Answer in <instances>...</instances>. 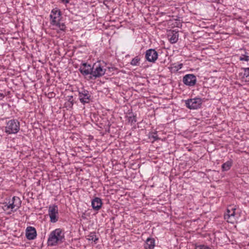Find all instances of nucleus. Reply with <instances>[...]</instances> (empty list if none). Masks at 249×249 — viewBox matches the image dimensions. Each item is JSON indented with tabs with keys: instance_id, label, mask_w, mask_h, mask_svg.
Here are the masks:
<instances>
[{
	"instance_id": "obj_18",
	"label": "nucleus",
	"mask_w": 249,
	"mask_h": 249,
	"mask_svg": "<svg viewBox=\"0 0 249 249\" xmlns=\"http://www.w3.org/2000/svg\"><path fill=\"white\" fill-rule=\"evenodd\" d=\"M232 165V161L228 160L225 163H223L222 165V169L223 171L229 170Z\"/></svg>"
},
{
	"instance_id": "obj_26",
	"label": "nucleus",
	"mask_w": 249,
	"mask_h": 249,
	"mask_svg": "<svg viewBox=\"0 0 249 249\" xmlns=\"http://www.w3.org/2000/svg\"><path fill=\"white\" fill-rule=\"evenodd\" d=\"M61 2L65 4L69 3L70 2V0H60Z\"/></svg>"
},
{
	"instance_id": "obj_6",
	"label": "nucleus",
	"mask_w": 249,
	"mask_h": 249,
	"mask_svg": "<svg viewBox=\"0 0 249 249\" xmlns=\"http://www.w3.org/2000/svg\"><path fill=\"white\" fill-rule=\"evenodd\" d=\"M185 102L186 107L190 109L200 108L202 105V100L199 98L188 99Z\"/></svg>"
},
{
	"instance_id": "obj_24",
	"label": "nucleus",
	"mask_w": 249,
	"mask_h": 249,
	"mask_svg": "<svg viewBox=\"0 0 249 249\" xmlns=\"http://www.w3.org/2000/svg\"><path fill=\"white\" fill-rule=\"evenodd\" d=\"M195 249H211L209 247L204 245H201L196 246V247Z\"/></svg>"
},
{
	"instance_id": "obj_2",
	"label": "nucleus",
	"mask_w": 249,
	"mask_h": 249,
	"mask_svg": "<svg viewBox=\"0 0 249 249\" xmlns=\"http://www.w3.org/2000/svg\"><path fill=\"white\" fill-rule=\"evenodd\" d=\"M50 18V23L52 25L56 26L61 31H65L66 27L64 23L61 22L62 17V13L60 9L57 8L53 9L51 11Z\"/></svg>"
},
{
	"instance_id": "obj_10",
	"label": "nucleus",
	"mask_w": 249,
	"mask_h": 249,
	"mask_svg": "<svg viewBox=\"0 0 249 249\" xmlns=\"http://www.w3.org/2000/svg\"><path fill=\"white\" fill-rule=\"evenodd\" d=\"M182 81L185 85L193 87L196 84V78L193 74H188L183 77Z\"/></svg>"
},
{
	"instance_id": "obj_7",
	"label": "nucleus",
	"mask_w": 249,
	"mask_h": 249,
	"mask_svg": "<svg viewBox=\"0 0 249 249\" xmlns=\"http://www.w3.org/2000/svg\"><path fill=\"white\" fill-rule=\"evenodd\" d=\"M92 70V65L85 62L82 63L79 69V71L83 76L89 75L90 79H91Z\"/></svg>"
},
{
	"instance_id": "obj_23",
	"label": "nucleus",
	"mask_w": 249,
	"mask_h": 249,
	"mask_svg": "<svg viewBox=\"0 0 249 249\" xmlns=\"http://www.w3.org/2000/svg\"><path fill=\"white\" fill-rule=\"evenodd\" d=\"M68 102L70 103L68 106L71 108L74 104L72 96H69Z\"/></svg>"
},
{
	"instance_id": "obj_8",
	"label": "nucleus",
	"mask_w": 249,
	"mask_h": 249,
	"mask_svg": "<svg viewBox=\"0 0 249 249\" xmlns=\"http://www.w3.org/2000/svg\"><path fill=\"white\" fill-rule=\"evenodd\" d=\"M58 210L56 205H50L49 207V215L50 218V221L52 223H55L58 220Z\"/></svg>"
},
{
	"instance_id": "obj_1",
	"label": "nucleus",
	"mask_w": 249,
	"mask_h": 249,
	"mask_svg": "<svg viewBox=\"0 0 249 249\" xmlns=\"http://www.w3.org/2000/svg\"><path fill=\"white\" fill-rule=\"evenodd\" d=\"M65 233L61 229H56L49 234L47 241L49 246H55L64 242Z\"/></svg>"
},
{
	"instance_id": "obj_5",
	"label": "nucleus",
	"mask_w": 249,
	"mask_h": 249,
	"mask_svg": "<svg viewBox=\"0 0 249 249\" xmlns=\"http://www.w3.org/2000/svg\"><path fill=\"white\" fill-rule=\"evenodd\" d=\"M78 97L80 102L83 105L89 103L91 100L89 92L84 88L78 90Z\"/></svg>"
},
{
	"instance_id": "obj_3",
	"label": "nucleus",
	"mask_w": 249,
	"mask_h": 249,
	"mask_svg": "<svg viewBox=\"0 0 249 249\" xmlns=\"http://www.w3.org/2000/svg\"><path fill=\"white\" fill-rule=\"evenodd\" d=\"M20 129V123L16 119L9 120L6 123L4 132L8 135L16 134Z\"/></svg>"
},
{
	"instance_id": "obj_25",
	"label": "nucleus",
	"mask_w": 249,
	"mask_h": 249,
	"mask_svg": "<svg viewBox=\"0 0 249 249\" xmlns=\"http://www.w3.org/2000/svg\"><path fill=\"white\" fill-rule=\"evenodd\" d=\"M239 60L240 61H249V56L246 55H242L239 57Z\"/></svg>"
},
{
	"instance_id": "obj_21",
	"label": "nucleus",
	"mask_w": 249,
	"mask_h": 249,
	"mask_svg": "<svg viewBox=\"0 0 249 249\" xmlns=\"http://www.w3.org/2000/svg\"><path fill=\"white\" fill-rule=\"evenodd\" d=\"M140 58L138 56H136L132 59L130 64L133 66H138L140 64Z\"/></svg>"
},
{
	"instance_id": "obj_22",
	"label": "nucleus",
	"mask_w": 249,
	"mask_h": 249,
	"mask_svg": "<svg viewBox=\"0 0 249 249\" xmlns=\"http://www.w3.org/2000/svg\"><path fill=\"white\" fill-rule=\"evenodd\" d=\"M149 138L153 139V142L160 139V138L158 137V135H157V132L152 133V134L149 136Z\"/></svg>"
},
{
	"instance_id": "obj_27",
	"label": "nucleus",
	"mask_w": 249,
	"mask_h": 249,
	"mask_svg": "<svg viewBox=\"0 0 249 249\" xmlns=\"http://www.w3.org/2000/svg\"><path fill=\"white\" fill-rule=\"evenodd\" d=\"M5 97V95L2 93H0V100H2Z\"/></svg>"
},
{
	"instance_id": "obj_28",
	"label": "nucleus",
	"mask_w": 249,
	"mask_h": 249,
	"mask_svg": "<svg viewBox=\"0 0 249 249\" xmlns=\"http://www.w3.org/2000/svg\"><path fill=\"white\" fill-rule=\"evenodd\" d=\"M182 66V64H180V65H179V67H179V69H181V68Z\"/></svg>"
},
{
	"instance_id": "obj_11",
	"label": "nucleus",
	"mask_w": 249,
	"mask_h": 249,
	"mask_svg": "<svg viewBox=\"0 0 249 249\" xmlns=\"http://www.w3.org/2000/svg\"><path fill=\"white\" fill-rule=\"evenodd\" d=\"M236 209L232 207L231 209L228 208L227 210V213L224 215L225 219L227 220L228 222L233 223L235 220V211Z\"/></svg>"
},
{
	"instance_id": "obj_4",
	"label": "nucleus",
	"mask_w": 249,
	"mask_h": 249,
	"mask_svg": "<svg viewBox=\"0 0 249 249\" xmlns=\"http://www.w3.org/2000/svg\"><path fill=\"white\" fill-rule=\"evenodd\" d=\"M92 69L91 79H95L103 76L106 71V69H104L99 62L94 63L92 65Z\"/></svg>"
},
{
	"instance_id": "obj_17",
	"label": "nucleus",
	"mask_w": 249,
	"mask_h": 249,
	"mask_svg": "<svg viewBox=\"0 0 249 249\" xmlns=\"http://www.w3.org/2000/svg\"><path fill=\"white\" fill-rule=\"evenodd\" d=\"M169 40L171 43H175L178 40V32L172 33V35H169Z\"/></svg>"
},
{
	"instance_id": "obj_13",
	"label": "nucleus",
	"mask_w": 249,
	"mask_h": 249,
	"mask_svg": "<svg viewBox=\"0 0 249 249\" xmlns=\"http://www.w3.org/2000/svg\"><path fill=\"white\" fill-rule=\"evenodd\" d=\"M25 235L28 240H31L35 239L37 235L36 229L31 226L28 227L26 229Z\"/></svg>"
},
{
	"instance_id": "obj_9",
	"label": "nucleus",
	"mask_w": 249,
	"mask_h": 249,
	"mask_svg": "<svg viewBox=\"0 0 249 249\" xmlns=\"http://www.w3.org/2000/svg\"><path fill=\"white\" fill-rule=\"evenodd\" d=\"M158 53L154 49H149L145 52V58L149 62L154 63L158 59Z\"/></svg>"
},
{
	"instance_id": "obj_15",
	"label": "nucleus",
	"mask_w": 249,
	"mask_h": 249,
	"mask_svg": "<svg viewBox=\"0 0 249 249\" xmlns=\"http://www.w3.org/2000/svg\"><path fill=\"white\" fill-rule=\"evenodd\" d=\"M244 72H240L239 76L242 81L249 82V68H243L241 69Z\"/></svg>"
},
{
	"instance_id": "obj_19",
	"label": "nucleus",
	"mask_w": 249,
	"mask_h": 249,
	"mask_svg": "<svg viewBox=\"0 0 249 249\" xmlns=\"http://www.w3.org/2000/svg\"><path fill=\"white\" fill-rule=\"evenodd\" d=\"M128 116V121L131 124H134L137 122L136 116L134 115L133 113H129Z\"/></svg>"
},
{
	"instance_id": "obj_14",
	"label": "nucleus",
	"mask_w": 249,
	"mask_h": 249,
	"mask_svg": "<svg viewBox=\"0 0 249 249\" xmlns=\"http://www.w3.org/2000/svg\"><path fill=\"white\" fill-rule=\"evenodd\" d=\"M102 201L100 198L96 197L91 201V206L94 210H99L102 207Z\"/></svg>"
},
{
	"instance_id": "obj_12",
	"label": "nucleus",
	"mask_w": 249,
	"mask_h": 249,
	"mask_svg": "<svg viewBox=\"0 0 249 249\" xmlns=\"http://www.w3.org/2000/svg\"><path fill=\"white\" fill-rule=\"evenodd\" d=\"M20 200L19 197L13 196L12 202L9 201V204L7 205V208H10L12 211H16L20 206Z\"/></svg>"
},
{
	"instance_id": "obj_20",
	"label": "nucleus",
	"mask_w": 249,
	"mask_h": 249,
	"mask_svg": "<svg viewBox=\"0 0 249 249\" xmlns=\"http://www.w3.org/2000/svg\"><path fill=\"white\" fill-rule=\"evenodd\" d=\"M88 240L93 241L95 243H96L97 241L98 240V237H97L95 233L91 232L89 235L88 236Z\"/></svg>"
},
{
	"instance_id": "obj_16",
	"label": "nucleus",
	"mask_w": 249,
	"mask_h": 249,
	"mask_svg": "<svg viewBox=\"0 0 249 249\" xmlns=\"http://www.w3.org/2000/svg\"><path fill=\"white\" fill-rule=\"evenodd\" d=\"M155 241L153 238H148L144 244L145 249H153L155 246Z\"/></svg>"
}]
</instances>
